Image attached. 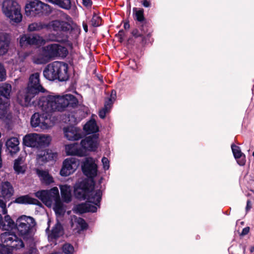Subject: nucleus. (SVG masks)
<instances>
[{
	"label": "nucleus",
	"mask_w": 254,
	"mask_h": 254,
	"mask_svg": "<svg viewBox=\"0 0 254 254\" xmlns=\"http://www.w3.org/2000/svg\"><path fill=\"white\" fill-rule=\"evenodd\" d=\"M2 11L11 22L18 23L22 20L20 7L17 2L13 0H5L2 3Z\"/></svg>",
	"instance_id": "9"
},
{
	"label": "nucleus",
	"mask_w": 254,
	"mask_h": 254,
	"mask_svg": "<svg viewBox=\"0 0 254 254\" xmlns=\"http://www.w3.org/2000/svg\"><path fill=\"white\" fill-rule=\"evenodd\" d=\"M250 251L251 253H253L254 252V246H251Z\"/></svg>",
	"instance_id": "64"
},
{
	"label": "nucleus",
	"mask_w": 254,
	"mask_h": 254,
	"mask_svg": "<svg viewBox=\"0 0 254 254\" xmlns=\"http://www.w3.org/2000/svg\"><path fill=\"white\" fill-rule=\"evenodd\" d=\"M38 104L43 113L50 115L56 111L63 112L67 108H76L78 100L75 96L70 94L63 96L48 95L40 98Z\"/></svg>",
	"instance_id": "1"
},
{
	"label": "nucleus",
	"mask_w": 254,
	"mask_h": 254,
	"mask_svg": "<svg viewBox=\"0 0 254 254\" xmlns=\"http://www.w3.org/2000/svg\"><path fill=\"white\" fill-rule=\"evenodd\" d=\"M83 28L86 32L88 31V26L86 23H83Z\"/></svg>",
	"instance_id": "62"
},
{
	"label": "nucleus",
	"mask_w": 254,
	"mask_h": 254,
	"mask_svg": "<svg viewBox=\"0 0 254 254\" xmlns=\"http://www.w3.org/2000/svg\"><path fill=\"white\" fill-rule=\"evenodd\" d=\"M54 209L57 214L64 215V214L65 210L64 207V204L60 199H56Z\"/></svg>",
	"instance_id": "34"
},
{
	"label": "nucleus",
	"mask_w": 254,
	"mask_h": 254,
	"mask_svg": "<svg viewBox=\"0 0 254 254\" xmlns=\"http://www.w3.org/2000/svg\"><path fill=\"white\" fill-rule=\"evenodd\" d=\"M25 14L28 16L48 15L52 12L50 5L39 0H33L26 4Z\"/></svg>",
	"instance_id": "7"
},
{
	"label": "nucleus",
	"mask_w": 254,
	"mask_h": 254,
	"mask_svg": "<svg viewBox=\"0 0 254 254\" xmlns=\"http://www.w3.org/2000/svg\"><path fill=\"white\" fill-rule=\"evenodd\" d=\"M142 5L145 7H148L151 5L150 1L147 0H143L142 2Z\"/></svg>",
	"instance_id": "57"
},
{
	"label": "nucleus",
	"mask_w": 254,
	"mask_h": 254,
	"mask_svg": "<svg viewBox=\"0 0 254 254\" xmlns=\"http://www.w3.org/2000/svg\"><path fill=\"white\" fill-rule=\"evenodd\" d=\"M1 196H0V207L3 209L4 213H5L6 212V202L4 201L3 199L1 198Z\"/></svg>",
	"instance_id": "52"
},
{
	"label": "nucleus",
	"mask_w": 254,
	"mask_h": 254,
	"mask_svg": "<svg viewBox=\"0 0 254 254\" xmlns=\"http://www.w3.org/2000/svg\"><path fill=\"white\" fill-rule=\"evenodd\" d=\"M250 228L249 227H246L243 229L241 233V235L245 236L247 235L250 232Z\"/></svg>",
	"instance_id": "54"
},
{
	"label": "nucleus",
	"mask_w": 254,
	"mask_h": 254,
	"mask_svg": "<svg viewBox=\"0 0 254 254\" xmlns=\"http://www.w3.org/2000/svg\"><path fill=\"white\" fill-rule=\"evenodd\" d=\"M110 112L109 110L105 109V108H103L101 109L99 112V116L100 118L103 119L106 117V114Z\"/></svg>",
	"instance_id": "48"
},
{
	"label": "nucleus",
	"mask_w": 254,
	"mask_h": 254,
	"mask_svg": "<svg viewBox=\"0 0 254 254\" xmlns=\"http://www.w3.org/2000/svg\"><path fill=\"white\" fill-rule=\"evenodd\" d=\"M58 51H57V57L65 58L67 55L68 52L66 48L58 44Z\"/></svg>",
	"instance_id": "38"
},
{
	"label": "nucleus",
	"mask_w": 254,
	"mask_h": 254,
	"mask_svg": "<svg viewBox=\"0 0 254 254\" xmlns=\"http://www.w3.org/2000/svg\"><path fill=\"white\" fill-rule=\"evenodd\" d=\"M114 102V101H113L112 99L107 98L105 101L104 107L105 108V109L110 111L113 106Z\"/></svg>",
	"instance_id": "45"
},
{
	"label": "nucleus",
	"mask_w": 254,
	"mask_h": 254,
	"mask_svg": "<svg viewBox=\"0 0 254 254\" xmlns=\"http://www.w3.org/2000/svg\"><path fill=\"white\" fill-rule=\"evenodd\" d=\"M50 141V137L48 136L29 133L23 137L22 143L24 146L27 147L41 149L48 147Z\"/></svg>",
	"instance_id": "8"
},
{
	"label": "nucleus",
	"mask_w": 254,
	"mask_h": 254,
	"mask_svg": "<svg viewBox=\"0 0 254 254\" xmlns=\"http://www.w3.org/2000/svg\"><path fill=\"white\" fill-rule=\"evenodd\" d=\"M51 115L48 114L34 113L31 118L30 124L32 127H40L42 129H47L49 127Z\"/></svg>",
	"instance_id": "11"
},
{
	"label": "nucleus",
	"mask_w": 254,
	"mask_h": 254,
	"mask_svg": "<svg viewBox=\"0 0 254 254\" xmlns=\"http://www.w3.org/2000/svg\"><path fill=\"white\" fill-rule=\"evenodd\" d=\"M231 148L235 158L238 164L240 166H244L246 163V156L242 152L240 147L234 144L231 145Z\"/></svg>",
	"instance_id": "23"
},
{
	"label": "nucleus",
	"mask_w": 254,
	"mask_h": 254,
	"mask_svg": "<svg viewBox=\"0 0 254 254\" xmlns=\"http://www.w3.org/2000/svg\"><path fill=\"white\" fill-rule=\"evenodd\" d=\"M10 39L6 33H0V56L5 55L8 51Z\"/></svg>",
	"instance_id": "25"
},
{
	"label": "nucleus",
	"mask_w": 254,
	"mask_h": 254,
	"mask_svg": "<svg viewBox=\"0 0 254 254\" xmlns=\"http://www.w3.org/2000/svg\"><path fill=\"white\" fill-rule=\"evenodd\" d=\"M0 254H13L12 250L24 247L23 241L15 234L4 232L0 235Z\"/></svg>",
	"instance_id": "6"
},
{
	"label": "nucleus",
	"mask_w": 254,
	"mask_h": 254,
	"mask_svg": "<svg viewBox=\"0 0 254 254\" xmlns=\"http://www.w3.org/2000/svg\"><path fill=\"white\" fill-rule=\"evenodd\" d=\"M79 165L78 160L75 158L65 159L63 163L60 175L63 177H66L73 173Z\"/></svg>",
	"instance_id": "13"
},
{
	"label": "nucleus",
	"mask_w": 254,
	"mask_h": 254,
	"mask_svg": "<svg viewBox=\"0 0 254 254\" xmlns=\"http://www.w3.org/2000/svg\"><path fill=\"white\" fill-rule=\"evenodd\" d=\"M82 4L86 7H90L92 5V1L91 0H82Z\"/></svg>",
	"instance_id": "53"
},
{
	"label": "nucleus",
	"mask_w": 254,
	"mask_h": 254,
	"mask_svg": "<svg viewBox=\"0 0 254 254\" xmlns=\"http://www.w3.org/2000/svg\"><path fill=\"white\" fill-rule=\"evenodd\" d=\"M39 36L37 35L23 34L19 39V45L21 47L28 45H36L39 44Z\"/></svg>",
	"instance_id": "19"
},
{
	"label": "nucleus",
	"mask_w": 254,
	"mask_h": 254,
	"mask_svg": "<svg viewBox=\"0 0 254 254\" xmlns=\"http://www.w3.org/2000/svg\"><path fill=\"white\" fill-rule=\"evenodd\" d=\"M76 213L83 214L88 212L87 207V202L81 203L76 205L75 208Z\"/></svg>",
	"instance_id": "37"
},
{
	"label": "nucleus",
	"mask_w": 254,
	"mask_h": 254,
	"mask_svg": "<svg viewBox=\"0 0 254 254\" xmlns=\"http://www.w3.org/2000/svg\"><path fill=\"white\" fill-rule=\"evenodd\" d=\"M102 162L103 163V167L105 170H108L109 168V161L108 159L105 157H103L102 159Z\"/></svg>",
	"instance_id": "50"
},
{
	"label": "nucleus",
	"mask_w": 254,
	"mask_h": 254,
	"mask_svg": "<svg viewBox=\"0 0 254 254\" xmlns=\"http://www.w3.org/2000/svg\"><path fill=\"white\" fill-rule=\"evenodd\" d=\"M14 189L8 181L2 182L1 185V197L5 201H9L14 194Z\"/></svg>",
	"instance_id": "20"
},
{
	"label": "nucleus",
	"mask_w": 254,
	"mask_h": 254,
	"mask_svg": "<svg viewBox=\"0 0 254 254\" xmlns=\"http://www.w3.org/2000/svg\"><path fill=\"white\" fill-rule=\"evenodd\" d=\"M36 173L38 176L41 178V180L43 181L45 178L49 174L48 172L42 170L37 169Z\"/></svg>",
	"instance_id": "46"
},
{
	"label": "nucleus",
	"mask_w": 254,
	"mask_h": 254,
	"mask_svg": "<svg viewBox=\"0 0 254 254\" xmlns=\"http://www.w3.org/2000/svg\"><path fill=\"white\" fill-rule=\"evenodd\" d=\"M83 174L90 179H93L97 175V165L92 157H86L81 165Z\"/></svg>",
	"instance_id": "12"
},
{
	"label": "nucleus",
	"mask_w": 254,
	"mask_h": 254,
	"mask_svg": "<svg viewBox=\"0 0 254 254\" xmlns=\"http://www.w3.org/2000/svg\"><path fill=\"white\" fill-rule=\"evenodd\" d=\"M252 208V202L250 199H248L247 201V205L246 207V212H248Z\"/></svg>",
	"instance_id": "56"
},
{
	"label": "nucleus",
	"mask_w": 254,
	"mask_h": 254,
	"mask_svg": "<svg viewBox=\"0 0 254 254\" xmlns=\"http://www.w3.org/2000/svg\"><path fill=\"white\" fill-rule=\"evenodd\" d=\"M57 157V153L46 148L38 149L37 152V160L40 165H43L47 162L54 160Z\"/></svg>",
	"instance_id": "14"
},
{
	"label": "nucleus",
	"mask_w": 254,
	"mask_h": 254,
	"mask_svg": "<svg viewBox=\"0 0 254 254\" xmlns=\"http://www.w3.org/2000/svg\"><path fill=\"white\" fill-rule=\"evenodd\" d=\"M64 136L69 140H78L82 137L79 128L72 126L64 128Z\"/></svg>",
	"instance_id": "18"
},
{
	"label": "nucleus",
	"mask_w": 254,
	"mask_h": 254,
	"mask_svg": "<svg viewBox=\"0 0 254 254\" xmlns=\"http://www.w3.org/2000/svg\"><path fill=\"white\" fill-rule=\"evenodd\" d=\"M13 202L21 204H34L39 206H42L41 203L38 199L31 197L29 194L17 197L13 201Z\"/></svg>",
	"instance_id": "21"
},
{
	"label": "nucleus",
	"mask_w": 254,
	"mask_h": 254,
	"mask_svg": "<svg viewBox=\"0 0 254 254\" xmlns=\"http://www.w3.org/2000/svg\"><path fill=\"white\" fill-rule=\"evenodd\" d=\"M49 192H50L49 193L50 194L51 201L53 198H54L55 200L56 199H60L59 190L57 187H55L49 190Z\"/></svg>",
	"instance_id": "41"
},
{
	"label": "nucleus",
	"mask_w": 254,
	"mask_h": 254,
	"mask_svg": "<svg viewBox=\"0 0 254 254\" xmlns=\"http://www.w3.org/2000/svg\"><path fill=\"white\" fill-rule=\"evenodd\" d=\"M68 64L63 62L55 61L47 65L43 70L44 77L49 81H66L69 79Z\"/></svg>",
	"instance_id": "4"
},
{
	"label": "nucleus",
	"mask_w": 254,
	"mask_h": 254,
	"mask_svg": "<svg viewBox=\"0 0 254 254\" xmlns=\"http://www.w3.org/2000/svg\"><path fill=\"white\" fill-rule=\"evenodd\" d=\"M9 102L3 101L0 99V119L4 120L8 119L7 112L9 109Z\"/></svg>",
	"instance_id": "29"
},
{
	"label": "nucleus",
	"mask_w": 254,
	"mask_h": 254,
	"mask_svg": "<svg viewBox=\"0 0 254 254\" xmlns=\"http://www.w3.org/2000/svg\"><path fill=\"white\" fill-rule=\"evenodd\" d=\"M124 36H125V32L123 29L120 30L119 31V32L116 34V37H124Z\"/></svg>",
	"instance_id": "59"
},
{
	"label": "nucleus",
	"mask_w": 254,
	"mask_h": 254,
	"mask_svg": "<svg viewBox=\"0 0 254 254\" xmlns=\"http://www.w3.org/2000/svg\"><path fill=\"white\" fill-rule=\"evenodd\" d=\"M2 146V142L0 141V168L2 167V159H1V148Z\"/></svg>",
	"instance_id": "60"
},
{
	"label": "nucleus",
	"mask_w": 254,
	"mask_h": 254,
	"mask_svg": "<svg viewBox=\"0 0 254 254\" xmlns=\"http://www.w3.org/2000/svg\"><path fill=\"white\" fill-rule=\"evenodd\" d=\"M124 28L125 30H128L130 28V24L129 21H127L124 22Z\"/></svg>",
	"instance_id": "58"
},
{
	"label": "nucleus",
	"mask_w": 254,
	"mask_h": 254,
	"mask_svg": "<svg viewBox=\"0 0 254 254\" xmlns=\"http://www.w3.org/2000/svg\"><path fill=\"white\" fill-rule=\"evenodd\" d=\"M77 222L80 227L81 230H86L88 227V224L86 222L85 220L82 218H78Z\"/></svg>",
	"instance_id": "42"
},
{
	"label": "nucleus",
	"mask_w": 254,
	"mask_h": 254,
	"mask_svg": "<svg viewBox=\"0 0 254 254\" xmlns=\"http://www.w3.org/2000/svg\"><path fill=\"white\" fill-rule=\"evenodd\" d=\"M62 251L64 254H73L74 247L69 243H65L62 246Z\"/></svg>",
	"instance_id": "39"
},
{
	"label": "nucleus",
	"mask_w": 254,
	"mask_h": 254,
	"mask_svg": "<svg viewBox=\"0 0 254 254\" xmlns=\"http://www.w3.org/2000/svg\"><path fill=\"white\" fill-rule=\"evenodd\" d=\"M45 91V88L40 83V73L35 72L30 75L24 94H19L17 100L22 106L28 107L32 103H34V101H32V99L39 93H44Z\"/></svg>",
	"instance_id": "3"
},
{
	"label": "nucleus",
	"mask_w": 254,
	"mask_h": 254,
	"mask_svg": "<svg viewBox=\"0 0 254 254\" xmlns=\"http://www.w3.org/2000/svg\"><path fill=\"white\" fill-rule=\"evenodd\" d=\"M58 44H51L44 48L43 54L50 60L57 57Z\"/></svg>",
	"instance_id": "26"
},
{
	"label": "nucleus",
	"mask_w": 254,
	"mask_h": 254,
	"mask_svg": "<svg viewBox=\"0 0 254 254\" xmlns=\"http://www.w3.org/2000/svg\"><path fill=\"white\" fill-rule=\"evenodd\" d=\"M3 225L7 226L9 229H13L16 227V222L15 223L9 215L4 216V223Z\"/></svg>",
	"instance_id": "35"
},
{
	"label": "nucleus",
	"mask_w": 254,
	"mask_h": 254,
	"mask_svg": "<svg viewBox=\"0 0 254 254\" xmlns=\"http://www.w3.org/2000/svg\"><path fill=\"white\" fill-rule=\"evenodd\" d=\"M45 57L42 56H39L36 58L34 60V63L36 64H45L48 62L50 60L49 58H47L45 56Z\"/></svg>",
	"instance_id": "43"
},
{
	"label": "nucleus",
	"mask_w": 254,
	"mask_h": 254,
	"mask_svg": "<svg viewBox=\"0 0 254 254\" xmlns=\"http://www.w3.org/2000/svg\"><path fill=\"white\" fill-rule=\"evenodd\" d=\"M83 129L87 134L96 133L99 130L96 122L94 120L87 122L83 127Z\"/></svg>",
	"instance_id": "30"
},
{
	"label": "nucleus",
	"mask_w": 254,
	"mask_h": 254,
	"mask_svg": "<svg viewBox=\"0 0 254 254\" xmlns=\"http://www.w3.org/2000/svg\"><path fill=\"white\" fill-rule=\"evenodd\" d=\"M36 225L34 218L23 215L17 219L16 228L20 236L26 237L31 233L32 228Z\"/></svg>",
	"instance_id": "10"
},
{
	"label": "nucleus",
	"mask_w": 254,
	"mask_h": 254,
	"mask_svg": "<svg viewBox=\"0 0 254 254\" xmlns=\"http://www.w3.org/2000/svg\"><path fill=\"white\" fill-rule=\"evenodd\" d=\"M61 193L63 201L68 203L71 200V194L69 188L67 185L63 186L61 187Z\"/></svg>",
	"instance_id": "31"
},
{
	"label": "nucleus",
	"mask_w": 254,
	"mask_h": 254,
	"mask_svg": "<svg viewBox=\"0 0 254 254\" xmlns=\"http://www.w3.org/2000/svg\"><path fill=\"white\" fill-rule=\"evenodd\" d=\"M50 221L49 220L48 222V226L47 228V229H46V232L48 235L51 233V231L50 230Z\"/></svg>",
	"instance_id": "61"
},
{
	"label": "nucleus",
	"mask_w": 254,
	"mask_h": 254,
	"mask_svg": "<svg viewBox=\"0 0 254 254\" xmlns=\"http://www.w3.org/2000/svg\"><path fill=\"white\" fill-rule=\"evenodd\" d=\"M6 77V70L4 66L0 64V81L5 80Z\"/></svg>",
	"instance_id": "44"
},
{
	"label": "nucleus",
	"mask_w": 254,
	"mask_h": 254,
	"mask_svg": "<svg viewBox=\"0 0 254 254\" xmlns=\"http://www.w3.org/2000/svg\"><path fill=\"white\" fill-rule=\"evenodd\" d=\"M21 160V158H18L15 159L14 162L13 169L17 174L24 173V171L22 170V168L20 165Z\"/></svg>",
	"instance_id": "40"
},
{
	"label": "nucleus",
	"mask_w": 254,
	"mask_h": 254,
	"mask_svg": "<svg viewBox=\"0 0 254 254\" xmlns=\"http://www.w3.org/2000/svg\"><path fill=\"white\" fill-rule=\"evenodd\" d=\"M11 91V86L10 84L2 83L0 85V99H3V101L9 102Z\"/></svg>",
	"instance_id": "27"
},
{
	"label": "nucleus",
	"mask_w": 254,
	"mask_h": 254,
	"mask_svg": "<svg viewBox=\"0 0 254 254\" xmlns=\"http://www.w3.org/2000/svg\"><path fill=\"white\" fill-rule=\"evenodd\" d=\"M95 182L93 179H85L80 182L74 188L75 197L79 199H87V202L100 206L102 199V191L97 190L94 194Z\"/></svg>",
	"instance_id": "2"
},
{
	"label": "nucleus",
	"mask_w": 254,
	"mask_h": 254,
	"mask_svg": "<svg viewBox=\"0 0 254 254\" xmlns=\"http://www.w3.org/2000/svg\"><path fill=\"white\" fill-rule=\"evenodd\" d=\"M137 28L132 29L131 34L134 38H140V43L142 45H144L146 43L147 38H150L151 35V31L149 29L150 27H145L143 31L140 29L141 26L137 25Z\"/></svg>",
	"instance_id": "17"
},
{
	"label": "nucleus",
	"mask_w": 254,
	"mask_h": 254,
	"mask_svg": "<svg viewBox=\"0 0 254 254\" xmlns=\"http://www.w3.org/2000/svg\"><path fill=\"white\" fill-rule=\"evenodd\" d=\"M102 21L101 17L97 15L95 13H94L91 20L92 26L94 27H99L102 25Z\"/></svg>",
	"instance_id": "36"
},
{
	"label": "nucleus",
	"mask_w": 254,
	"mask_h": 254,
	"mask_svg": "<svg viewBox=\"0 0 254 254\" xmlns=\"http://www.w3.org/2000/svg\"><path fill=\"white\" fill-rule=\"evenodd\" d=\"M19 144V141L16 137H10L5 142L6 149L11 155L17 153L20 150Z\"/></svg>",
	"instance_id": "22"
},
{
	"label": "nucleus",
	"mask_w": 254,
	"mask_h": 254,
	"mask_svg": "<svg viewBox=\"0 0 254 254\" xmlns=\"http://www.w3.org/2000/svg\"><path fill=\"white\" fill-rule=\"evenodd\" d=\"M48 39L51 41L60 42L61 41L60 37L54 34H49L48 35Z\"/></svg>",
	"instance_id": "47"
},
{
	"label": "nucleus",
	"mask_w": 254,
	"mask_h": 254,
	"mask_svg": "<svg viewBox=\"0 0 254 254\" xmlns=\"http://www.w3.org/2000/svg\"><path fill=\"white\" fill-rule=\"evenodd\" d=\"M98 136L96 134L86 137L80 142L81 147L78 148L77 143L67 145L66 147L68 155L83 157L86 155V151H94L98 148Z\"/></svg>",
	"instance_id": "5"
},
{
	"label": "nucleus",
	"mask_w": 254,
	"mask_h": 254,
	"mask_svg": "<svg viewBox=\"0 0 254 254\" xmlns=\"http://www.w3.org/2000/svg\"><path fill=\"white\" fill-rule=\"evenodd\" d=\"M87 210H89L88 212H96L97 210V208L96 206L87 202Z\"/></svg>",
	"instance_id": "51"
},
{
	"label": "nucleus",
	"mask_w": 254,
	"mask_h": 254,
	"mask_svg": "<svg viewBox=\"0 0 254 254\" xmlns=\"http://www.w3.org/2000/svg\"><path fill=\"white\" fill-rule=\"evenodd\" d=\"M133 17L134 20L136 21V24L141 26V30L144 31L145 27H150L149 21L144 17L143 8L138 10L137 8L134 7L133 8Z\"/></svg>",
	"instance_id": "15"
},
{
	"label": "nucleus",
	"mask_w": 254,
	"mask_h": 254,
	"mask_svg": "<svg viewBox=\"0 0 254 254\" xmlns=\"http://www.w3.org/2000/svg\"><path fill=\"white\" fill-rule=\"evenodd\" d=\"M119 38V42L121 43H123L124 41V37H117Z\"/></svg>",
	"instance_id": "63"
},
{
	"label": "nucleus",
	"mask_w": 254,
	"mask_h": 254,
	"mask_svg": "<svg viewBox=\"0 0 254 254\" xmlns=\"http://www.w3.org/2000/svg\"><path fill=\"white\" fill-rule=\"evenodd\" d=\"M43 181L46 185H50L54 182L53 177L49 174L43 179Z\"/></svg>",
	"instance_id": "49"
},
{
	"label": "nucleus",
	"mask_w": 254,
	"mask_h": 254,
	"mask_svg": "<svg viewBox=\"0 0 254 254\" xmlns=\"http://www.w3.org/2000/svg\"><path fill=\"white\" fill-rule=\"evenodd\" d=\"M47 29H52L55 31L68 32L72 29V26L67 22L55 20L47 24Z\"/></svg>",
	"instance_id": "16"
},
{
	"label": "nucleus",
	"mask_w": 254,
	"mask_h": 254,
	"mask_svg": "<svg viewBox=\"0 0 254 254\" xmlns=\"http://www.w3.org/2000/svg\"><path fill=\"white\" fill-rule=\"evenodd\" d=\"M64 228L62 224L58 221L51 230L49 234V238L51 240H57L64 234Z\"/></svg>",
	"instance_id": "24"
},
{
	"label": "nucleus",
	"mask_w": 254,
	"mask_h": 254,
	"mask_svg": "<svg viewBox=\"0 0 254 254\" xmlns=\"http://www.w3.org/2000/svg\"><path fill=\"white\" fill-rule=\"evenodd\" d=\"M49 192V190H41L35 192L34 195L47 205L48 203L50 204L52 202Z\"/></svg>",
	"instance_id": "28"
},
{
	"label": "nucleus",
	"mask_w": 254,
	"mask_h": 254,
	"mask_svg": "<svg viewBox=\"0 0 254 254\" xmlns=\"http://www.w3.org/2000/svg\"><path fill=\"white\" fill-rule=\"evenodd\" d=\"M49 1L65 9L68 10L71 8L70 0H49Z\"/></svg>",
	"instance_id": "32"
},
{
	"label": "nucleus",
	"mask_w": 254,
	"mask_h": 254,
	"mask_svg": "<svg viewBox=\"0 0 254 254\" xmlns=\"http://www.w3.org/2000/svg\"><path fill=\"white\" fill-rule=\"evenodd\" d=\"M108 98L112 99L115 101L116 98V91L115 90H112L110 97Z\"/></svg>",
	"instance_id": "55"
},
{
	"label": "nucleus",
	"mask_w": 254,
	"mask_h": 254,
	"mask_svg": "<svg viewBox=\"0 0 254 254\" xmlns=\"http://www.w3.org/2000/svg\"><path fill=\"white\" fill-rule=\"evenodd\" d=\"M47 24L42 22H34L29 25L28 29L29 31H38L43 29H47Z\"/></svg>",
	"instance_id": "33"
}]
</instances>
